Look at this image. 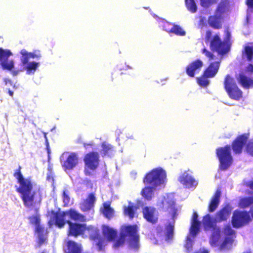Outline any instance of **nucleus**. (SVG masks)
Segmentation results:
<instances>
[{"label":"nucleus","instance_id":"680f3d73","mask_svg":"<svg viewBox=\"0 0 253 253\" xmlns=\"http://www.w3.org/2000/svg\"><path fill=\"white\" fill-rule=\"evenodd\" d=\"M8 93L9 94V95L12 97L13 95V92L12 91H11L10 89H8V91H7Z\"/></svg>","mask_w":253,"mask_h":253},{"label":"nucleus","instance_id":"473e14b6","mask_svg":"<svg viewBox=\"0 0 253 253\" xmlns=\"http://www.w3.org/2000/svg\"><path fill=\"white\" fill-rule=\"evenodd\" d=\"M209 77L205 75V74L203 73V74L196 79L197 84L201 87H206L210 84V81L208 79Z\"/></svg>","mask_w":253,"mask_h":253},{"label":"nucleus","instance_id":"b1692460","mask_svg":"<svg viewBox=\"0 0 253 253\" xmlns=\"http://www.w3.org/2000/svg\"><path fill=\"white\" fill-rule=\"evenodd\" d=\"M221 196V191L220 190H217L213 196L211 197V201L208 206V211L210 212H213L217 208L220 202V197Z\"/></svg>","mask_w":253,"mask_h":253},{"label":"nucleus","instance_id":"79ce46f5","mask_svg":"<svg viewBox=\"0 0 253 253\" xmlns=\"http://www.w3.org/2000/svg\"><path fill=\"white\" fill-rule=\"evenodd\" d=\"M62 199L64 203V207H66L68 206L70 201V198L69 196L67 190H63L62 193Z\"/></svg>","mask_w":253,"mask_h":253},{"label":"nucleus","instance_id":"f257e3e1","mask_svg":"<svg viewBox=\"0 0 253 253\" xmlns=\"http://www.w3.org/2000/svg\"><path fill=\"white\" fill-rule=\"evenodd\" d=\"M52 220L58 228H63L66 224H68V236L78 237L85 234L87 225L84 222L86 221V218L84 215L74 209H70L61 212L52 211Z\"/></svg>","mask_w":253,"mask_h":253},{"label":"nucleus","instance_id":"ea45409f","mask_svg":"<svg viewBox=\"0 0 253 253\" xmlns=\"http://www.w3.org/2000/svg\"><path fill=\"white\" fill-rule=\"evenodd\" d=\"M200 224L201 223H191L190 233L193 237L196 236L199 232Z\"/></svg>","mask_w":253,"mask_h":253},{"label":"nucleus","instance_id":"6e6d98bb","mask_svg":"<svg viewBox=\"0 0 253 253\" xmlns=\"http://www.w3.org/2000/svg\"><path fill=\"white\" fill-rule=\"evenodd\" d=\"M247 70L251 73L253 72V65L252 64H249L247 67Z\"/></svg>","mask_w":253,"mask_h":253},{"label":"nucleus","instance_id":"393cba45","mask_svg":"<svg viewBox=\"0 0 253 253\" xmlns=\"http://www.w3.org/2000/svg\"><path fill=\"white\" fill-rule=\"evenodd\" d=\"M86 231H88L89 239L92 241H96L101 237L99 229L93 225H87Z\"/></svg>","mask_w":253,"mask_h":253},{"label":"nucleus","instance_id":"f03ea898","mask_svg":"<svg viewBox=\"0 0 253 253\" xmlns=\"http://www.w3.org/2000/svg\"><path fill=\"white\" fill-rule=\"evenodd\" d=\"M22 167L19 166L13 176L17 180L19 186L16 189L20 196L24 205L27 208L34 207L40 205L42 200V194L40 188L33 189V182L31 177H24L21 172Z\"/></svg>","mask_w":253,"mask_h":253},{"label":"nucleus","instance_id":"9b49d317","mask_svg":"<svg viewBox=\"0 0 253 253\" xmlns=\"http://www.w3.org/2000/svg\"><path fill=\"white\" fill-rule=\"evenodd\" d=\"M252 219L248 211L237 210L233 213L231 223L233 227L239 228L248 224Z\"/></svg>","mask_w":253,"mask_h":253},{"label":"nucleus","instance_id":"aec40b11","mask_svg":"<svg viewBox=\"0 0 253 253\" xmlns=\"http://www.w3.org/2000/svg\"><path fill=\"white\" fill-rule=\"evenodd\" d=\"M96 198L93 193L88 194L86 198L82 203L80 206L81 210L83 211H87L94 207Z\"/></svg>","mask_w":253,"mask_h":253},{"label":"nucleus","instance_id":"0e129e2a","mask_svg":"<svg viewBox=\"0 0 253 253\" xmlns=\"http://www.w3.org/2000/svg\"><path fill=\"white\" fill-rule=\"evenodd\" d=\"M230 36V34L228 31H227L226 37L229 38Z\"/></svg>","mask_w":253,"mask_h":253},{"label":"nucleus","instance_id":"c03bdc74","mask_svg":"<svg viewBox=\"0 0 253 253\" xmlns=\"http://www.w3.org/2000/svg\"><path fill=\"white\" fill-rule=\"evenodd\" d=\"M98 242L96 243V245L97 246V249L98 251H101L103 250L105 246H106V243L105 240L99 237V239L98 240Z\"/></svg>","mask_w":253,"mask_h":253},{"label":"nucleus","instance_id":"7c9ffc66","mask_svg":"<svg viewBox=\"0 0 253 253\" xmlns=\"http://www.w3.org/2000/svg\"><path fill=\"white\" fill-rule=\"evenodd\" d=\"M39 65V63L36 62H31L25 65L23 69L26 71L28 75L33 74L37 70Z\"/></svg>","mask_w":253,"mask_h":253},{"label":"nucleus","instance_id":"423d86ee","mask_svg":"<svg viewBox=\"0 0 253 253\" xmlns=\"http://www.w3.org/2000/svg\"><path fill=\"white\" fill-rule=\"evenodd\" d=\"M166 173L162 168H155L146 174L143 182L153 187H157L165 183Z\"/></svg>","mask_w":253,"mask_h":253},{"label":"nucleus","instance_id":"6e6552de","mask_svg":"<svg viewBox=\"0 0 253 253\" xmlns=\"http://www.w3.org/2000/svg\"><path fill=\"white\" fill-rule=\"evenodd\" d=\"M223 85L226 92L231 99L238 101L242 97V91L238 86L234 78L229 74L225 77Z\"/></svg>","mask_w":253,"mask_h":253},{"label":"nucleus","instance_id":"864d4df0","mask_svg":"<svg viewBox=\"0 0 253 253\" xmlns=\"http://www.w3.org/2000/svg\"><path fill=\"white\" fill-rule=\"evenodd\" d=\"M94 145L93 142H90L89 143L84 142L83 143V146L84 148H87L88 147H92Z\"/></svg>","mask_w":253,"mask_h":253},{"label":"nucleus","instance_id":"09e8293b","mask_svg":"<svg viewBox=\"0 0 253 253\" xmlns=\"http://www.w3.org/2000/svg\"><path fill=\"white\" fill-rule=\"evenodd\" d=\"M167 236L168 238H171L173 236V226L170 224L169 225L167 228Z\"/></svg>","mask_w":253,"mask_h":253},{"label":"nucleus","instance_id":"4c0bfd02","mask_svg":"<svg viewBox=\"0 0 253 253\" xmlns=\"http://www.w3.org/2000/svg\"><path fill=\"white\" fill-rule=\"evenodd\" d=\"M185 5L189 11L192 13H195L197 10L196 4L194 0H185Z\"/></svg>","mask_w":253,"mask_h":253},{"label":"nucleus","instance_id":"c756f323","mask_svg":"<svg viewBox=\"0 0 253 253\" xmlns=\"http://www.w3.org/2000/svg\"><path fill=\"white\" fill-rule=\"evenodd\" d=\"M203 224L205 228L210 229L213 228L214 230L217 228L213 219L209 214H207L204 217Z\"/></svg>","mask_w":253,"mask_h":253},{"label":"nucleus","instance_id":"e433bc0d","mask_svg":"<svg viewBox=\"0 0 253 253\" xmlns=\"http://www.w3.org/2000/svg\"><path fill=\"white\" fill-rule=\"evenodd\" d=\"M243 53L246 55L248 61H253V46H246Z\"/></svg>","mask_w":253,"mask_h":253},{"label":"nucleus","instance_id":"9d476101","mask_svg":"<svg viewBox=\"0 0 253 253\" xmlns=\"http://www.w3.org/2000/svg\"><path fill=\"white\" fill-rule=\"evenodd\" d=\"M84 173L86 176L92 174L90 170H95L99 164V155L97 152L90 151L86 154L84 158Z\"/></svg>","mask_w":253,"mask_h":253},{"label":"nucleus","instance_id":"bf43d9fd","mask_svg":"<svg viewBox=\"0 0 253 253\" xmlns=\"http://www.w3.org/2000/svg\"><path fill=\"white\" fill-rule=\"evenodd\" d=\"M46 179L48 181H54V178L52 175L49 174L46 177Z\"/></svg>","mask_w":253,"mask_h":253},{"label":"nucleus","instance_id":"e2e57ef3","mask_svg":"<svg viewBox=\"0 0 253 253\" xmlns=\"http://www.w3.org/2000/svg\"><path fill=\"white\" fill-rule=\"evenodd\" d=\"M250 213H251V217L252 218H253V207H252L251 210H250Z\"/></svg>","mask_w":253,"mask_h":253},{"label":"nucleus","instance_id":"5fc2aeb1","mask_svg":"<svg viewBox=\"0 0 253 253\" xmlns=\"http://www.w3.org/2000/svg\"><path fill=\"white\" fill-rule=\"evenodd\" d=\"M3 82L5 85H6L7 84H9L10 85H13V82H12V81L11 80H10L9 79H7V78L3 79Z\"/></svg>","mask_w":253,"mask_h":253},{"label":"nucleus","instance_id":"72a5a7b5","mask_svg":"<svg viewBox=\"0 0 253 253\" xmlns=\"http://www.w3.org/2000/svg\"><path fill=\"white\" fill-rule=\"evenodd\" d=\"M226 9L227 5L226 2L224 1H221L218 4L215 9V14L223 16V14L226 12Z\"/></svg>","mask_w":253,"mask_h":253},{"label":"nucleus","instance_id":"13d9d810","mask_svg":"<svg viewBox=\"0 0 253 253\" xmlns=\"http://www.w3.org/2000/svg\"><path fill=\"white\" fill-rule=\"evenodd\" d=\"M23 70V69H21V70H14V71H12L11 72V73L12 74L13 76H16L20 71H22Z\"/></svg>","mask_w":253,"mask_h":253},{"label":"nucleus","instance_id":"cd10ccee","mask_svg":"<svg viewBox=\"0 0 253 253\" xmlns=\"http://www.w3.org/2000/svg\"><path fill=\"white\" fill-rule=\"evenodd\" d=\"M220 231L219 228L215 229L210 238V244L212 247H216L218 245L220 239Z\"/></svg>","mask_w":253,"mask_h":253},{"label":"nucleus","instance_id":"20e7f679","mask_svg":"<svg viewBox=\"0 0 253 253\" xmlns=\"http://www.w3.org/2000/svg\"><path fill=\"white\" fill-rule=\"evenodd\" d=\"M138 227L136 224L123 225L120 229L119 238L115 241L113 246L118 248L125 243L126 238L128 237L130 247L134 249L139 248V236L138 233Z\"/></svg>","mask_w":253,"mask_h":253},{"label":"nucleus","instance_id":"4d7b16f0","mask_svg":"<svg viewBox=\"0 0 253 253\" xmlns=\"http://www.w3.org/2000/svg\"><path fill=\"white\" fill-rule=\"evenodd\" d=\"M246 4L249 7L253 8V0H247Z\"/></svg>","mask_w":253,"mask_h":253},{"label":"nucleus","instance_id":"603ef678","mask_svg":"<svg viewBox=\"0 0 253 253\" xmlns=\"http://www.w3.org/2000/svg\"><path fill=\"white\" fill-rule=\"evenodd\" d=\"M198 215L196 211H194L192 214L191 223H201L198 219Z\"/></svg>","mask_w":253,"mask_h":253},{"label":"nucleus","instance_id":"69168bd1","mask_svg":"<svg viewBox=\"0 0 253 253\" xmlns=\"http://www.w3.org/2000/svg\"><path fill=\"white\" fill-rule=\"evenodd\" d=\"M204 18H202V19L200 20V22H204Z\"/></svg>","mask_w":253,"mask_h":253},{"label":"nucleus","instance_id":"3c124183","mask_svg":"<svg viewBox=\"0 0 253 253\" xmlns=\"http://www.w3.org/2000/svg\"><path fill=\"white\" fill-rule=\"evenodd\" d=\"M30 54V57L32 58H40L41 57V55L39 51H35L33 52H29Z\"/></svg>","mask_w":253,"mask_h":253},{"label":"nucleus","instance_id":"a19ab883","mask_svg":"<svg viewBox=\"0 0 253 253\" xmlns=\"http://www.w3.org/2000/svg\"><path fill=\"white\" fill-rule=\"evenodd\" d=\"M193 242L190 237H187L184 244V248H185L187 253H190L193 249Z\"/></svg>","mask_w":253,"mask_h":253},{"label":"nucleus","instance_id":"338daca9","mask_svg":"<svg viewBox=\"0 0 253 253\" xmlns=\"http://www.w3.org/2000/svg\"><path fill=\"white\" fill-rule=\"evenodd\" d=\"M251 253V252L249 251V252H246V253Z\"/></svg>","mask_w":253,"mask_h":253},{"label":"nucleus","instance_id":"49530a36","mask_svg":"<svg viewBox=\"0 0 253 253\" xmlns=\"http://www.w3.org/2000/svg\"><path fill=\"white\" fill-rule=\"evenodd\" d=\"M246 151L253 156V140L250 141L246 145Z\"/></svg>","mask_w":253,"mask_h":253},{"label":"nucleus","instance_id":"c9c22d12","mask_svg":"<svg viewBox=\"0 0 253 253\" xmlns=\"http://www.w3.org/2000/svg\"><path fill=\"white\" fill-rule=\"evenodd\" d=\"M179 36H184L186 35V32L182 28L177 25H173L172 26L171 33Z\"/></svg>","mask_w":253,"mask_h":253},{"label":"nucleus","instance_id":"37998d69","mask_svg":"<svg viewBox=\"0 0 253 253\" xmlns=\"http://www.w3.org/2000/svg\"><path fill=\"white\" fill-rule=\"evenodd\" d=\"M201 5L205 8H208L217 2L216 0H200Z\"/></svg>","mask_w":253,"mask_h":253},{"label":"nucleus","instance_id":"8fccbe9b","mask_svg":"<svg viewBox=\"0 0 253 253\" xmlns=\"http://www.w3.org/2000/svg\"><path fill=\"white\" fill-rule=\"evenodd\" d=\"M123 74H126V73H123L120 71H115L112 74V80L113 81L114 78H117L118 76H121Z\"/></svg>","mask_w":253,"mask_h":253},{"label":"nucleus","instance_id":"4be33fe9","mask_svg":"<svg viewBox=\"0 0 253 253\" xmlns=\"http://www.w3.org/2000/svg\"><path fill=\"white\" fill-rule=\"evenodd\" d=\"M161 208L166 211L175 213L176 210L175 208V202L173 199L168 197H165L161 202Z\"/></svg>","mask_w":253,"mask_h":253},{"label":"nucleus","instance_id":"7ed1b4c3","mask_svg":"<svg viewBox=\"0 0 253 253\" xmlns=\"http://www.w3.org/2000/svg\"><path fill=\"white\" fill-rule=\"evenodd\" d=\"M247 137L245 134L237 136L232 142L231 146L226 145L216 149V155L220 163V168L222 170H226L232 164L231 147L235 154L242 152L244 146L247 141Z\"/></svg>","mask_w":253,"mask_h":253},{"label":"nucleus","instance_id":"f8f14e48","mask_svg":"<svg viewBox=\"0 0 253 253\" xmlns=\"http://www.w3.org/2000/svg\"><path fill=\"white\" fill-rule=\"evenodd\" d=\"M11 55L12 52L9 50H5L0 47V65L3 70L11 71L14 68L13 60L8 61V58Z\"/></svg>","mask_w":253,"mask_h":253},{"label":"nucleus","instance_id":"a18cd8bd","mask_svg":"<svg viewBox=\"0 0 253 253\" xmlns=\"http://www.w3.org/2000/svg\"><path fill=\"white\" fill-rule=\"evenodd\" d=\"M172 24L168 21H164L163 23L162 28L163 29L169 33H171L172 30Z\"/></svg>","mask_w":253,"mask_h":253},{"label":"nucleus","instance_id":"6ab92c4d","mask_svg":"<svg viewBox=\"0 0 253 253\" xmlns=\"http://www.w3.org/2000/svg\"><path fill=\"white\" fill-rule=\"evenodd\" d=\"M223 16L214 13L208 17V23L209 26L214 29H220L222 27Z\"/></svg>","mask_w":253,"mask_h":253},{"label":"nucleus","instance_id":"bb28decb","mask_svg":"<svg viewBox=\"0 0 253 253\" xmlns=\"http://www.w3.org/2000/svg\"><path fill=\"white\" fill-rule=\"evenodd\" d=\"M137 207L132 204H129L127 206H125L124 209V213L125 215L128 216L131 219L134 217L135 211L137 210Z\"/></svg>","mask_w":253,"mask_h":253},{"label":"nucleus","instance_id":"a878e982","mask_svg":"<svg viewBox=\"0 0 253 253\" xmlns=\"http://www.w3.org/2000/svg\"><path fill=\"white\" fill-rule=\"evenodd\" d=\"M101 154L102 157H111L113 155L114 149L113 146L111 144L104 142L101 144Z\"/></svg>","mask_w":253,"mask_h":253},{"label":"nucleus","instance_id":"412c9836","mask_svg":"<svg viewBox=\"0 0 253 253\" xmlns=\"http://www.w3.org/2000/svg\"><path fill=\"white\" fill-rule=\"evenodd\" d=\"M178 181L186 188H190L196 185L195 179L186 171L182 173L179 177Z\"/></svg>","mask_w":253,"mask_h":253},{"label":"nucleus","instance_id":"c85d7f7f","mask_svg":"<svg viewBox=\"0 0 253 253\" xmlns=\"http://www.w3.org/2000/svg\"><path fill=\"white\" fill-rule=\"evenodd\" d=\"M155 188L151 186L145 187L141 191L142 196L147 200H151L154 195L153 190Z\"/></svg>","mask_w":253,"mask_h":253},{"label":"nucleus","instance_id":"774afa93","mask_svg":"<svg viewBox=\"0 0 253 253\" xmlns=\"http://www.w3.org/2000/svg\"><path fill=\"white\" fill-rule=\"evenodd\" d=\"M44 137L46 138V133H44Z\"/></svg>","mask_w":253,"mask_h":253},{"label":"nucleus","instance_id":"2eb2a0df","mask_svg":"<svg viewBox=\"0 0 253 253\" xmlns=\"http://www.w3.org/2000/svg\"><path fill=\"white\" fill-rule=\"evenodd\" d=\"M232 209L229 204L225 205L216 213L215 220L218 222L226 221L231 214Z\"/></svg>","mask_w":253,"mask_h":253},{"label":"nucleus","instance_id":"5701e85b","mask_svg":"<svg viewBox=\"0 0 253 253\" xmlns=\"http://www.w3.org/2000/svg\"><path fill=\"white\" fill-rule=\"evenodd\" d=\"M102 232L103 236L108 241H114L118 234L117 230L109 227L108 225H103L102 227Z\"/></svg>","mask_w":253,"mask_h":253},{"label":"nucleus","instance_id":"58836bf2","mask_svg":"<svg viewBox=\"0 0 253 253\" xmlns=\"http://www.w3.org/2000/svg\"><path fill=\"white\" fill-rule=\"evenodd\" d=\"M22 56L20 58L21 62L23 65L29 63V60L31 58L30 54L25 49H22L20 51Z\"/></svg>","mask_w":253,"mask_h":253},{"label":"nucleus","instance_id":"0eeeda50","mask_svg":"<svg viewBox=\"0 0 253 253\" xmlns=\"http://www.w3.org/2000/svg\"><path fill=\"white\" fill-rule=\"evenodd\" d=\"M35 215L28 217L30 223L36 226L35 232L38 234V246L40 247L43 244L46 243L47 232L44 227L40 225V215L38 213L39 208L35 209Z\"/></svg>","mask_w":253,"mask_h":253},{"label":"nucleus","instance_id":"2f4dec72","mask_svg":"<svg viewBox=\"0 0 253 253\" xmlns=\"http://www.w3.org/2000/svg\"><path fill=\"white\" fill-rule=\"evenodd\" d=\"M239 205L243 209L247 208L251 206H253V196L242 198L240 200Z\"/></svg>","mask_w":253,"mask_h":253},{"label":"nucleus","instance_id":"39448f33","mask_svg":"<svg viewBox=\"0 0 253 253\" xmlns=\"http://www.w3.org/2000/svg\"><path fill=\"white\" fill-rule=\"evenodd\" d=\"M212 32L208 30L206 32L205 41L210 43V47L211 51H216L221 55L227 54L230 50V44L222 41L218 34L212 37Z\"/></svg>","mask_w":253,"mask_h":253},{"label":"nucleus","instance_id":"a211bd4d","mask_svg":"<svg viewBox=\"0 0 253 253\" xmlns=\"http://www.w3.org/2000/svg\"><path fill=\"white\" fill-rule=\"evenodd\" d=\"M220 62V61L211 62L203 71L205 75L211 78L214 77L218 72Z\"/></svg>","mask_w":253,"mask_h":253},{"label":"nucleus","instance_id":"f704fd0d","mask_svg":"<svg viewBox=\"0 0 253 253\" xmlns=\"http://www.w3.org/2000/svg\"><path fill=\"white\" fill-rule=\"evenodd\" d=\"M103 213L105 217L108 219L112 217L114 213V210L110 207V204L104 203Z\"/></svg>","mask_w":253,"mask_h":253},{"label":"nucleus","instance_id":"052dcab7","mask_svg":"<svg viewBox=\"0 0 253 253\" xmlns=\"http://www.w3.org/2000/svg\"><path fill=\"white\" fill-rule=\"evenodd\" d=\"M248 186L250 188V189L253 190V181H252L249 182Z\"/></svg>","mask_w":253,"mask_h":253},{"label":"nucleus","instance_id":"dca6fc26","mask_svg":"<svg viewBox=\"0 0 253 253\" xmlns=\"http://www.w3.org/2000/svg\"><path fill=\"white\" fill-rule=\"evenodd\" d=\"M236 80L239 84L244 88L249 89L253 87V78L248 77L244 72L239 73Z\"/></svg>","mask_w":253,"mask_h":253},{"label":"nucleus","instance_id":"de8ad7c7","mask_svg":"<svg viewBox=\"0 0 253 253\" xmlns=\"http://www.w3.org/2000/svg\"><path fill=\"white\" fill-rule=\"evenodd\" d=\"M202 53L209 58V60H211L214 58V55L211 51L207 50L206 48L202 49Z\"/></svg>","mask_w":253,"mask_h":253},{"label":"nucleus","instance_id":"ddd939ff","mask_svg":"<svg viewBox=\"0 0 253 253\" xmlns=\"http://www.w3.org/2000/svg\"><path fill=\"white\" fill-rule=\"evenodd\" d=\"M203 65V61L200 59L195 60L187 65L185 68L186 73L189 77L193 78L201 71Z\"/></svg>","mask_w":253,"mask_h":253},{"label":"nucleus","instance_id":"f3484780","mask_svg":"<svg viewBox=\"0 0 253 253\" xmlns=\"http://www.w3.org/2000/svg\"><path fill=\"white\" fill-rule=\"evenodd\" d=\"M144 218L149 222L156 223L158 221L156 209L151 207H145L142 210Z\"/></svg>","mask_w":253,"mask_h":253},{"label":"nucleus","instance_id":"1a4fd4ad","mask_svg":"<svg viewBox=\"0 0 253 253\" xmlns=\"http://www.w3.org/2000/svg\"><path fill=\"white\" fill-rule=\"evenodd\" d=\"M223 240L219 245L220 251H228L231 249L236 237V232L229 224L224 226L222 230Z\"/></svg>","mask_w":253,"mask_h":253},{"label":"nucleus","instance_id":"4468645a","mask_svg":"<svg viewBox=\"0 0 253 253\" xmlns=\"http://www.w3.org/2000/svg\"><path fill=\"white\" fill-rule=\"evenodd\" d=\"M62 167L65 170L73 169L78 165L79 158L76 153H71L65 160L62 161L60 158Z\"/></svg>","mask_w":253,"mask_h":253}]
</instances>
